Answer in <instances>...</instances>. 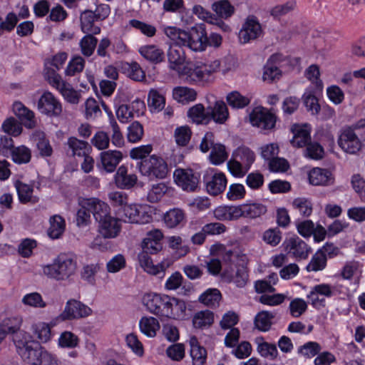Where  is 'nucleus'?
I'll return each instance as SVG.
<instances>
[{
    "instance_id": "obj_1",
    "label": "nucleus",
    "mask_w": 365,
    "mask_h": 365,
    "mask_svg": "<svg viewBox=\"0 0 365 365\" xmlns=\"http://www.w3.org/2000/svg\"><path fill=\"white\" fill-rule=\"evenodd\" d=\"M15 344L19 354L29 365H58L56 356L41 346L33 348L23 341Z\"/></svg>"
},
{
    "instance_id": "obj_2",
    "label": "nucleus",
    "mask_w": 365,
    "mask_h": 365,
    "mask_svg": "<svg viewBox=\"0 0 365 365\" xmlns=\"http://www.w3.org/2000/svg\"><path fill=\"white\" fill-rule=\"evenodd\" d=\"M255 160V153L248 147L242 145L237 148L227 162L229 172L235 178H242L250 169Z\"/></svg>"
},
{
    "instance_id": "obj_3",
    "label": "nucleus",
    "mask_w": 365,
    "mask_h": 365,
    "mask_svg": "<svg viewBox=\"0 0 365 365\" xmlns=\"http://www.w3.org/2000/svg\"><path fill=\"white\" fill-rule=\"evenodd\" d=\"M137 168L143 176L151 181L165 179L169 173L166 160L157 155H151L148 159L139 161Z\"/></svg>"
},
{
    "instance_id": "obj_4",
    "label": "nucleus",
    "mask_w": 365,
    "mask_h": 365,
    "mask_svg": "<svg viewBox=\"0 0 365 365\" xmlns=\"http://www.w3.org/2000/svg\"><path fill=\"white\" fill-rule=\"evenodd\" d=\"M116 213L124 222L143 225L153 220L150 207L143 205L128 204L121 210H116Z\"/></svg>"
},
{
    "instance_id": "obj_5",
    "label": "nucleus",
    "mask_w": 365,
    "mask_h": 365,
    "mask_svg": "<svg viewBox=\"0 0 365 365\" xmlns=\"http://www.w3.org/2000/svg\"><path fill=\"white\" fill-rule=\"evenodd\" d=\"M220 66L218 61H214L212 65L192 63L185 66L181 74L190 83L206 82L210 76L215 72Z\"/></svg>"
},
{
    "instance_id": "obj_6",
    "label": "nucleus",
    "mask_w": 365,
    "mask_h": 365,
    "mask_svg": "<svg viewBox=\"0 0 365 365\" xmlns=\"http://www.w3.org/2000/svg\"><path fill=\"white\" fill-rule=\"evenodd\" d=\"M170 295L148 292L143 295L141 302L145 309L160 319H165Z\"/></svg>"
},
{
    "instance_id": "obj_7",
    "label": "nucleus",
    "mask_w": 365,
    "mask_h": 365,
    "mask_svg": "<svg viewBox=\"0 0 365 365\" xmlns=\"http://www.w3.org/2000/svg\"><path fill=\"white\" fill-rule=\"evenodd\" d=\"M182 46L194 51H202L206 48L207 36L205 24H196L188 31L182 34Z\"/></svg>"
},
{
    "instance_id": "obj_8",
    "label": "nucleus",
    "mask_w": 365,
    "mask_h": 365,
    "mask_svg": "<svg viewBox=\"0 0 365 365\" xmlns=\"http://www.w3.org/2000/svg\"><path fill=\"white\" fill-rule=\"evenodd\" d=\"M272 110L262 106L255 107L250 114L252 125L264 131H272L275 128L278 117Z\"/></svg>"
},
{
    "instance_id": "obj_9",
    "label": "nucleus",
    "mask_w": 365,
    "mask_h": 365,
    "mask_svg": "<svg viewBox=\"0 0 365 365\" xmlns=\"http://www.w3.org/2000/svg\"><path fill=\"white\" fill-rule=\"evenodd\" d=\"M92 309L76 299H69L65 306L63 312L56 318V321H66L85 318L92 314Z\"/></svg>"
},
{
    "instance_id": "obj_10",
    "label": "nucleus",
    "mask_w": 365,
    "mask_h": 365,
    "mask_svg": "<svg viewBox=\"0 0 365 365\" xmlns=\"http://www.w3.org/2000/svg\"><path fill=\"white\" fill-rule=\"evenodd\" d=\"M173 177L175 183L186 192H195L200 182V174L192 169L177 168Z\"/></svg>"
},
{
    "instance_id": "obj_11",
    "label": "nucleus",
    "mask_w": 365,
    "mask_h": 365,
    "mask_svg": "<svg viewBox=\"0 0 365 365\" xmlns=\"http://www.w3.org/2000/svg\"><path fill=\"white\" fill-rule=\"evenodd\" d=\"M263 34L262 25L254 15H249L239 31L238 38L241 43L245 44L260 37Z\"/></svg>"
},
{
    "instance_id": "obj_12",
    "label": "nucleus",
    "mask_w": 365,
    "mask_h": 365,
    "mask_svg": "<svg viewBox=\"0 0 365 365\" xmlns=\"http://www.w3.org/2000/svg\"><path fill=\"white\" fill-rule=\"evenodd\" d=\"M282 247L287 255L297 259H305L308 257L312 249L297 235L286 237Z\"/></svg>"
},
{
    "instance_id": "obj_13",
    "label": "nucleus",
    "mask_w": 365,
    "mask_h": 365,
    "mask_svg": "<svg viewBox=\"0 0 365 365\" xmlns=\"http://www.w3.org/2000/svg\"><path fill=\"white\" fill-rule=\"evenodd\" d=\"M47 268L49 274H74L77 268L76 257L72 254L61 253Z\"/></svg>"
},
{
    "instance_id": "obj_14",
    "label": "nucleus",
    "mask_w": 365,
    "mask_h": 365,
    "mask_svg": "<svg viewBox=\"0 0 365 365\" xmlns=\"http://www.w3.org/2000/svg\"><path fill=\"white\" fill-rule=\"evenodd\" d=\"M37 107L41 113L49 117H58L62 112L61 103L49 91L43 92L38 99Z\"/></svg>"
},
{
    "instance_id": "obj_15",
    "label": "nucleus",
    "mask_w": 365,
    "mask_h": 365,
    "mask_svg": "<svg viewBox=\"0 0 365 365\" xmlns=\"http://www.w3.org/2000/svg\"><path fill=\"white\" fill-rule=\"evenodd\" d=\"M339 146L346 153L356 154L361 148V142L356 133L344 127L338 139Z\"/></svg>"
},
{
    "instance_id": "obj_16",
    "label": "nucleus",
    "mask_w": 365,
    "mask_h": 365,
    "mask_svg": "<svg viewBox=\"0 0 365 365\" xmlns=\"http://www.w3.org/2000/svg\"><path fill=\"white\" fill-rule=\"evenodd\" d=\"M150 254L142 252L138 255V262L143 271L148 274H159L165 272L166 269L171 266L174 262L173 259H163L157 264H153Z\"/></svg>"
},
{
    "instance_id": "obj_17",
    "label": "nucleus",
    "mask_w": 365,
    "mask_h": 365,
    "mask_svg": "<svg viewBox=\"0 0 365 365\" xmlns=\"http://www.w3.org/2000/svg\"><path fill=\"white\" fill-rule=\"evenodd\" d=\"M150 254L142 252L138 255V262L143 271L148 274H159L165 272L166 269L171 266L174 262L173 259H163L157 264H153Z\"/></svg>"
},
{
    "instance_id": "obj_18",
    "label": "nucleus",
    "mask_w": 365,
    "mask_h": 365,
    "mask_svg": "<svg viewBox=\"0 0 365 365\" xmlns=\"http://www.w3.org/2000/svg\"><path fill=\"white\" fill-rule=\"evenodd\" d=\"M121 219L108 216V217L98 222V231L105 239L116 237L121 231Z\"/></svg>"
},
{
    "instance_id": "obj_19",
    "label": "nucleus",
    "mask_w": 365,
    "mask_h": 365,
    "mask_svg": "<svg viewBox=\"0 0 365 365\" xmlns=\"http://www.w3.org/2000/svg\"><path fill=\"white\" fill-rule=\"evenodd\" d=\"M163 235L159 230L148 232L142 242V252L150 255L158 254L163 249Z\"/></svg>"
},
{
    "instance_id": "obj_20",
    "label": "nucleus",
    "mask_w": 365,
    "mask_h": 365,
    "mask_svg": "<svg viewBox=\"0 0 365 365\" xmlns=\"http://www.w3.org/2000/svg\"><path fill=\"white\" fill-rule=\"evenodd\" d=\"M204 181L207 192L213 196L222 193L227 183V178L222 172L215 173L210 178L205 175Z\"/></svg>"
},
{
    "instance_id": "obj_21",
    "label": "nucleus",
    "mask_w": 365,
    "mask_h": 365,
    "mask_svg": "<svg viewBox=\"0 0 365 365\" xmlns=\"http://www.w3.org/2000/svg\"><path fill=\"white\" fill-rule=\"evenodd\" d=\"M100 163H97L99 168L106 173H113L123 159V153L120 150H107L100 154Z\"/></svg>"
},
{
    "instance_id": "obj_22",
    "label": "nucleus",
    "mask_w": 365,
    "mask_h": 365,
    "mask_svg": "<svg viewBox=\"0 0 365 365\" xmlns=\"http://www.w3.org/2000/svg\"><path fill=\"white\" fill-rule=\"evenodd\" d=\"M165 319L183 320L187 316V304L185 300L170 296Z\"/></svg>"
},
{
    "instance_id": "obj_23",
    "label": "nucleus",
    "mask_w": 365,
    "mask_h": 365,
    "mask_svg": "<svg viewBox=\"0 0 365 365\" xmlns=\"http://www.w3.org/2000/svg\"><path fill=\"white\" fill-rule=\"evenodd\" d=\"M86 205L97 222L111 215L110 206L98 198L86 199Z\"/></svg>"
},
{
    "instance_id": "obj_24",
    "label": "nucleus",
    "mask_w": 365,
    "mask_h": 365,
    "mask_svg": "<svg viewBox=\"0 0 365 365\" xmlns=\"http://www.w3.org/2000/svg\"><path fill=\"white\" fill-rule=\"evenodd\" d=\"M309 183L315 186H327L333 185L334 178L332 173L327 169L314 168L308 173Z\"/></svg>"
},
{
    "instance_id": "obj_25",
    "label": "nucleus",
    "mask_w": 365,
    "mask_h": 365,
    "mask_svg": "<svg viewBox=\"0 0 365 365\" xmlns=\"http://www.w3.org/2000/svg\"><path fill=\"white\" fill-rule=\"evenodd\" d=\"M291 131L293 133V137L290 143L294 148H303L311 140L310 130L306 125L294 124L291 128Z\"/></svg>"
},
{
    "instance_id": "obj_26",
    "label": "nucleus",
    "mask_w": 365,
    "mask_h": 365,
    "mask_svg": "<svg viewBox=\"0 0 365 365\" xmlns=\"http://www.w3.org/2000/svg\"><path fill=\"white\" fill-rule=\"evenodd\" d=\"M210 123L213 120L217 124H224L229 118L230 114L226 103L222 101H216L214 105L207 106Z\"/></svg>"
},
{
    "instance_id": "obj_27",
    "label": "nucleus",
    "mask_w": 365,
    "mask_h": 365,
    "mask_svg": "<svg viewBox=\"0 0 365 365\" xmlns=\"http://www.w3.org/2000/svg\"><path fill=\"white\" fill-rule=\"evenodd\" d=\"M114 180L118 187L129 190L137 183L138 177L134 173L128 174L127 168L123 165L117 170Z\"/></svg>"
},
{
    "instance_id": "obj_28",
    "label": "nucleus",
    "mask_w": 365,
    "mask_h": 365,
    "mask_svg": "<svg viewBox=\"0 0 365 365\" xmlns=\"http://www.w3.org/2000/svg\"><path fill=\"white\" fill-rule=\"evenodd\" d=\"M58 321L52 320L50 323L38 322L32 324L31 330L34 336L41 343H46L52 338L51 328Z\"/></svg>"
},
{
    "instance_id": "obj_29",
    "label": "nucleus",
    "mask_w": 365,
    "mask_h": 365,
    "mask_svg": "<svg viewBox=\"0 0 365 365\" xmlns=\"http://www.w3.org/2000/svg\"><path fill=\"white\" fill-rule=\"evenodd\" d=\"M14 114L22 121L27 128L31 129L36 126L34 113L26 108L21 102L16 101L13 104Z\"/></svg>"
},
{
    "instance_id": "obj_30",
    "label": "nucleus",
    "mask_w": 365,
    "mask_h": 365,
    "mask_svg": "<svg viewBox=\"0 0 365 365\" xmlns=\"http://www.w3.org/2000/svg\"><path fill=\"white\" fill-rule=\"evenodd\" d=\"M182 45H171L168 51L167 56L170 68L177 70L185 61V53Z\"/></svg>"
},
{
    "instance_id": "obj_31",
    "label": "nucleus",
    "mask_w": 365,
    "mask_h": 365,
    "mask_svg": "<svg viewBox=\"0 0 365 365\" xmlns=\"http://www.w3.org/2000/svg\"><path fill=\"white\" fill-rule=\"evenodd\" d=\"M81 28L83 33L98 34L101 33V28L95 25L94 22L97 21L93 11L91 10H85L81 14Z\"/></svg>"
},
{
    "instance_id": "obj_32",
    "label": "nucleus",
    "mask_w": 365,
    "mask_h": 365,
    "mask_svg": "<svg viewBox=\"0 0 365 365\" xmlns=\"http://www.w3.org/2000/svg\"><path fill=\"white\" fill-rule=\"evenodd\" d=\"M140 55L150 62L157 64L165 60L164 51L156 45H145L138 50Z\"/></svg>"
},
{
    "instance_id": "obj_33",
    "label": "nucleus",
    "mask_w": 365,
    "mask_h": 365,
    "mask_svg": "<svg viewBox=\"0 0 365 365\" xmlns=\"http://www.w3.org/2000/svg\"><path fill=\"white\" fill-rule=\"evenodd\" d=\"M209 112L207 107L205 108V106L201 103H197L190 108L187 111V116L192 120V121L197 125H207L210 123Z\"/></svg>"
},
{
    "instance_id": "obj_34",
    "label": "nucleus",
    "mask_w": 365,
    "mask_h": 365,
    "mask_svg": "<svg viewBox=\"0 0 365 365\" xmlns=\"http://www.w3.org/2000/svg\"><path fill=\"white\" fill-rule=\"evenodd\" d=\"M140 331L146 336L153 338L157 334L160 325L158 319L151 316L143 317L139 321Z\"/></svg>"
},
{
    "instance_id": "obj_35",
    "label": "nucleus",
    "mask_w": 365,
    "mask_h": 365,
    "mask_svg": "<svg viewBox=\"0 0 365 365\" xmlns=\"http://www.w3.org/2000/svg\"><path fill=\"white\" fill-rule=\"evenodd\" d=\"M190 346V356L194 365H204L207 359L206 349L201 346L195 336L190 337L189 340Z\"/></svg>"
},
{
    "instance_id": "obj_36",
    "label": "nucleus",
    "mask_w": 365,
    "mask_h": 365,
    "mask_svg": "<svg viewBox=\"0 0 365 365\" xmlns=\"http://www.w3.org/2000/svg\"><path fill=\"white\" fill-rule=\"evenodd\" d=\"M67 145L71 150L72 156L84 157L90 153L92 150L88 142L78 139L76 137H70L68 139Z\"/></svg>"
},
{
    "instance_id": "obj_37",
    "label": "nucleus",
    "mask_w": 365,
    "mask_h": 365,
    "mask_svg": "<svg viewBox=\"0 0 365 365\" xmlns=\"http://www.w3.org/2000/svg\"><path fill=\"white\" fill-rule=\"evenodd\" d=\"M49 222L48 236L52 239L60 238L65 231L66 222L64 219L61 215H55L50 218Z\"/></svg>"
},
{
    "instance_id": "obj_38",
    "label": "nucleus",
    "mask_w": 365,
    "mask_h": 365,
    "mask_svg": "<svg viewBox=\"0 0 365 365\" xmlns=\"http://www.w3.org/2000/svg\"><path fill=\"white\" fill-rule=\"evenodd\" d=\"M185 217V215L182 210L173 208L165 213L163 220L168 227L174 228L180 225L184 221Z\"/></svg>"
},
{
    "instance_id": "obj_39",
    "label": "nucleus",
    "mask_w": 365,
    "mask_h": 365,
    "mask_svg": "<svg viewBox=\"0 0 365 365\" xmlns=\"http://www.w3.org/2000/svg\"><path fill=\"white\" fill-rule=\"evenodd\" d=\"M214 322V314L210 310H203L197 312L192 318V324L195 328L205 329L210 327Z\"/></svg>"
},
{
    "instance_id": "obj_40",
    "label": "nucleus",
    "mask_w": 365,
    "mask_h": 365,
    "mask_svg": "<svg viewBox=\"0 0 365 365\" xmlns=\"http://www.w3.org/2000/svg\"><path fill=\"white\" fill-rule=\"evenodd\" d=\"M2 130L9 136L18 137L22 133V123L14 117L6 118L1 125Z\"/></svg>"
},
{
    "instance_id": "obj_41",
    "label": "nucleus",
    "mask_w": 365,
    "mask_h": 365,
    "mask_svg": "<svg viewBox=\"0 0 365 365\" xmlns=\"http://www.w3.org/2000/svg\"><path fill=\"white\" fill-rule=\"evenodd\" d=\"M275 56L272 55L264 66L262 79L264 81L272 83L276 79H279L282 76L281 70L273 63V58Z\"/></svg>"
},
{
    "instance_id": "obj_42",
    "label": "nucleus",
    "mask_w": 365,
    "mask_h": 365,
    "mask_svg": "<svg viewBox=\"0 0 365 365\" xmlns=\"http://www.w3.org/2000/svg\"><path fill=\"white\" fill-rule=\"evenodd\" d=\"M173 97L175 100L180 103H188L196 99V91L187 87H176L173 91Z\"/></svg>"
},
{
    "instance_id": "obj_43",
    "label": "nucleus",
    "mask_w": 365,
    "mask_h": 365,
    "mask_svg": "<svg viewBox=\"0 0 365 365\" xmlns=\"http://www.w3.org/2000/svg\"><path fill=\"white\" fill-rule=\"evenodd\" d=\"M165 100L157 90L151 89L148 96V105L151 112H159L165 106Z\"/></svg>"
},
{
    "instance_id": "obj_44",
    "label": "nucleus",
    "mask_w": 365,
    "mask_h": 365,
    "mask_svg": "<svg viewBox=\"0 0 365 365\" xmlns=\"http://www.w3.org/2000/svg\"><path fill=\"white\" fill-rule=\"evenodd\" d=\"M275 314L272 312L267 311L259 312L255 317V327L262 331H268L272 326V320L274 319Z\"/></svg>"
},
{
    "instance_id": "obj_45",
    "label": "nucleus",
    "mask_w": 365,
    "mask_h": 365,
    "mask_svg": "<svg viewBox=\"0 0 365 365\" xmlns=\"http://www.w3.org/2000/svg\"><path fill=\"white\" fill-rule=\"evenodd\" d=\"M267 211V206L260 202H251L244 204L245 217L255 219Z\"/></svg>"
},
{
    "instance_id": "obj_46",
    "label": "nucleus",
    "mask_w": 365,
    "mask_h": 365,
    "mask_svg": "<svg viewBox=\"0 0 365 365\" xmlns=\"http://www.w3.org/2000/svg\"><path fill=\"white\" fill-rule=\"evenodd\" d=\"M10 156L15 163L19 165L26 164L31 160V152L26 146L20 145L14 148Z\"/></svg>"
},
{
    "instance_id": "obj_47",
    "label": "nucleus",
    "mask_w": 365,
    "mask_h": 365,
    "mask_svg": "<svg viewBox=\"0 0 365 365\" xmlns=\"http://www.w3.org/2000/svg\"><path fill=\"white\" fill-rule=\"evenodd\" d=\"M227 102L230 106L236 109H242L248 106L250 99L242 96L237 91H232L227 95Z\"/></svg>"
},
{
    "instance_id": "obj_48",
    "label": "nucleus",
    "mask_w": 365,
    "mask_h": 365,
    "mask_svg": "<svg viewBox=\"0 0 365 365\" xmlns=\"http://www.w3.org/2000/svg\"><path fill=\"white\" fill-rule=\"evenodd\" d=\"M212 10L220 17L230 18L235 12V7L228 0H220L212 4Z\"/></svg>"
},
{
    "instance_id": "obj_49",
    "label": "nucleus",
    "mask_w": 365,
    "mask_h": 365,
    "mask_svg": "<svg viewBox=\"0 0 365 365\" xmlns=\"http://www.w3.org/2000/svg\"><path fill=\"white\" fill-rule=\"evenodd\" d=\"M228 158L225 146L222 143H216L209 155L212 164L218 165L223 163Z\"/></svg>"
},
{
    "instance_id": "obj_50",
    "label": "nucleus",
    "mask_w": 365,
    "mask_h": 365,
    "mask_svg": "<svg viewBox=\"0 0 365 365\" xmlns=\"http://www.w3.org/2000/svg\"><path fill=\"white\" fill-rule=\"evenodd\" d=\"M19 200L21 203H27L31 201L34 188L32 185L26 184L19 180L14 182Z\"/></svg>"
},
{
    "instance_id": "obj_51",
    "label": "nucleus",
    "mask_w": 365,
    "mask_h": 365,
    "mask_svg": "<svg viewBox=\"0 0 365 365\" xmlns=\"http://www.w3.org/2000/svg\"><path fill=\"white\" fill-rule=\"evenodd\" d=\"M327 258L321 250H317L307 265V272H319L323 270L327 265Z\"/></svg>"
},
{
    "instance_id": "obj_52",
    "label": "nucleus",
    "mask_w": 365,
    "mask_h": 365,
    "mask_svg": "<svg viewBox=\"0 0 365 365\" xmlns=\"http://www.w3.org/2000/svg\"><path fill=\"white\" fill-rule=\"evenodd\" d=\"M221 297V293L217 289L210 288L199 297V301L206 306L214 307L218 304Z\"/></svg>"
},
{
    "instance_id": "obj_53",
    "label": "nucleus",
    "mask_w": 365,
    "mask_h": 365,
    "mask_svg": "<svg viewBox=\"0 0 365 365\" xmlns=\"http://www.w3.org/2000/svg\"><path fill=\"white\" fill-rule=\"evenodd\" d=\"M78 336L69 331H63L58 339V345L61 348L73 349L78 346Z\"/></svg>"
},
{
    "instance_id": "obj_54",
    "label": "nucleus",
    "mask_w": 365,
    "mask_h": 365,
    "mask_svg": "<svg viewBox=\"0 0 365 365\" xmlns=\"http://www.w3.org/2000/svg\"><path fill=\"white\" fill-rule=\"evenodd\" d=\"M94 35L95 34H87L80 41L81 52L87 57L91 56L93 53L98 43V39Z\"/></svg>"
},
{
    "instance_id": "obj_55",
    "label": "nucleus",
    "mask_w": 365,
    "mask_h": 365,
    "mask_svg": "<svg viewBox=\"0 0 365 365\" xmlns=\"http://www.w3.org/2000/svg\"><path fill=\"white\" fill-rule=\"evenodd\" d=\"M192 130L188 125H182L175 128L174 137L175 142L179 146H186L191 138Z\"/></svg>"
},
{
    "instance_id": "obj_56",
    "label": "nucleus",
    "mask_w": 365,
    "mask_h": 365,
    "mask_svg": "<svg viewBox=\"0 0 365 365\" xmlns=\"http://www.w3.org/2000/svg\"><path fill=\"white\" fill-rule=\"evenodd\" d=\"M169 189L170 187L164 182L153 185L148 193V200L153 203L158 202Z\"/></svg>"
},
{
    "instance_id": "obj_57",
    "label": "nucleus",
    "mask_w": 365,
    "mask_h": 365,
    "mask_svg": "<svg viewBox=\"0 0 365 365\" xmlns=\"http://www.w3.org/2000/svg\"><path fill=\"white\" fill-rule=\"evenodd\" d=\"M303 103L307 110L311 112L312 115H317L321 110V106L319 99L312 92L305 93L303 96Z\"/></svg>"
},
{
    "instance_id": "obj_58",
    "label": "nucleus",
    "mask_w": 365,
    "mask_h": 365,
    "mask_svg": "<svg viewBox=\"0 0 365 365\" xmlns=\"http://www.w3.org/2000/svg\"><path fill=\"white\" fill-rule=\"evenodd\" d=\"M322 350L321 345L316 341H308L299 346L298 353L305 358L311 359L317 356Z\"/></svg>"
},
{
    "instance_id": "obj_59",
    "label": "nucleus",
    "mask_w": 365,
    "mask_h": 365,
    "mask_svg": "<svg viewBox=\"0 0 365 365\" xmlns=\"http://www.w3.org/2000/svg\"><path fill=\"white\" fill-rule=\"evenodd\" d=\"M264 182V175L259 171H255L247 175L245 183L253 190H257L262 188Z\"/></svg>"
},
{
    "instance_id": "obj_60",
    "label": "nucleus",
    "mask_w": 365,
    "mask_h": 365,
    "mask_svg": "<svg viewBox=\"0 0 365 365\" xmlns=\"http://www.w3.org/2000/svg\"><path fill=\"white\" fill-rule=\"evenodd\" d=\"M21 301L24 305L34 308H44L46 307V303L38 292L26 294L24 296Z\"/></svg>"
},
{
    "instance_id": "obj_61",
    "label": "nucleus",
    "mask_w": 365,
    "mask_h": 365,
    "mask_svg": "<svg viewBox=\"0 0 365 365\" xmlns=\"http://www.w3.org/2000/svg\"><path fill=\"white\" fill-rule=\"evenodd\" d=\"M306 157L312 160H321L324 155V148L317 142H311L306 145Z\"/></svg>"
},
{
    "instance_id": "obj_62",
    "label": "nucleus",
    "mask_w": 365,
    "mask_h": 365,
    "mask_svg": "<svg viewBox=\"0 0 365 365\" xmlns=\"http://www.w3.org/2000/svg\"><path fill=\"white\" fill-rule=\"evenodd\" d=\"M308 305L304 299L301 298H295L289 303V309L290 314L293 317H299L307 309Z\"/></svg>"
},
{
    "instance_id": "obj_63",
    "label": "nucleus",
    "mask_w": 365,
    "mask_h": 365,
    "mask_svg": "<svg viewBox=\"0 0 365 365\" xmlns=\"http://www.w3.org/2000/svg\"><path fill=\"white\" fill-rule=\"evenodd\" d=\"M124 68L128 71V77L132 80L142 81L145 79V72L137 62L127 63Z\"/></svg>"
},
{
    "instance_id": "obj_64",
    "label": "nucleus",
    "mask_w": 365,
    "mask_h": 365,
    "mask_svg": "<svg viewBox=\"0 0 365 365\" xmlns=\"http://www.w3.org/2000/svg\"><path fill=\"white\" fill-rule=\"evenodd\" d=\"M143 133V125L138 121H135L128 128L127 138L129 142L136 143L142 138Z\"/></svg>"
}]
</instances>
